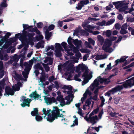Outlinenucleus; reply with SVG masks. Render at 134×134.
Returning a JSON list of instances; mask_svg holds the SVG:
<instances>
[{
  "label": "nucleus",
  "mask_w": 134,
  "mask_h": 134,
  "mask_svg": "<svg viewBox=\"0 0 134 134\" xmlns=\"http://www.w3.org/2000/svg\"><path fill=\"white\" fill-rule=\"evenodd\" d=\"M16 41V38L14 37L12 38H11L9 39L8 41H7L8 43L11 45L12 44Z\"/></svg>",
  "instance_id": "40"
},
{
  "label": "nucleus",
  "mask_w": 134,
  "mask_h": 134,
  "mask_svg": "<svg viewBox=\"0 0 134 134\" xmlns=\"http://www.w3.org/2000/svg\"><path fill=\"white\" fill-rule=\"evenodd\" d=\"M81 76H74V78H73V80H75L78 81H81V79L79 78Z\"/></svg>",
  "instance_id": "63"
},
{
  "label": "nucleus",
  "mask_w": 134,
  "mask_h": 134,
  "mask_svg": "<svg viewBox=\"0 0 134 134\" xmlns=\"http://www.w3.org/2000/svg\"><path fill=\"white\" fill-rule=\"evenodd\" d=\"M53 109H54L52 111V114H48L47 117V121L49 122L60 112L59 110V108L57 107H54Z\"/></svg>",
  "instance_id": "4"
},
{
  "label": "nucleus",
  "mask_w": 134,
  "mask_h": 134,
  "mask_svg": "<svg viewBox=\"0 0 134 134\" xmlns=\"http://www.w3.org/2000/svg\"><path fill=\"white\" fill-rule=\"evenodd\" d=\"M89 32L91 33H92L94 35H98L99 33V32L97 31H95L90 30Z\"/></svg>",
  "instance_id": "62"
},
{
  "label": "nucleus",
  "mask_w": 134,
  "mask_h": 134,
  "mask_svg": "<svg viewBox=\"0 0 134 134\" xmlns=\"http://www.w3.org/2000/svg\"><path fill=\"white\" fill-rule=\"evenodd\" d=\"M56 56L57 57H60L62 56V54L61 53L60 50L55 51Z\"/></svg>",
  "instance_id": "52"
},
{
  "label": "nucleus",
  "mask_w": 134,
  "mask_h": 134,
  "mask_svg": "<svg viewBox=\"0 0 134 134\" xmlns=\"http://www.w3.org/2000/svg\"><path fill=\"white\" fill-rule=\"evenodd\" d=\"M35 34L34 32H32L31 33H29L26 31V37H28V42L29 43L30 45L33 46L34 44V43L33 42L35 38L33 37L35 35Z\"/></svg>",
  "instance_id": "9"
},
{
  "label": "nucleus",
  "mask_w": 134,
  "mask_h": 134,
  "mask_svg": "<svg viewBox=\"0 0 134 134\" xmlns=\"http://www.w3.org/2000/svg\"><path fill=\"white\" fill-rule=\"evenodd\" d=\"M73 43L76 46L77 48H80L81 46L82 41L79 40L77 39H75L73 41Z\"/></svg>",
  "instance_id": "20"
},
{
  "label": "nucleus",
  "mask_w": 134,
  "mask_h": 134,
  "mask_svg": "<svg viewBox=\"0 0 134 134\" xmlns=\"http://www.w3.org/2000/svg\"><path fill=\"white\" fill-rule=\"evenodd\" d=\"M93 72L88 69V67L84 64V75H92Z\"/></svg>",
  "instance_id": "18"
},
{
  "label": "nucleus",
  "mask_w": 134,
  "mask_h": 134,
  "mask_svg": "<svg viewBox=\"0 0 134 134\" xmlns=\"http://www.w3.org/2000/svg\"><path fill=\"white\" fill-rule=\"evenodd\" d=\"M74 39L72 38L70 36H69L68 39V42L70 45L69 46H71L73 45L72 44V41H73Z\"/></svg>",
  "instance_id": "43"
},
{
  "label": "nucleus",
  "mask_w": 134,
  "mask_h": 134,
  "mask_svg": "<svg viewBox=\"0 0 134 134\" xmlns=\"http://www.w3.org/2000/svg\"><path fill=\"white\" fill-rule=\"evenodd\" d=\"M105 34L107 37H110L111 35V31L110 30H107L106 32H104L103 33V35H104Z\"/></svg>",
  "instance_id": "39"
},
{
  "label": "nucleus",
  "mask_w": 134,
  "mask_h": 134,
  "mask_svg": "<svg viewBox=\"0 0 134 134\" xmlns=\"http://www.w3.org/2000/svg\"><path fill=\"white\" fill-rule=\"evenodd\" d=\"M75 72L78 73V74H75L74 75H81V72H84V64L82 63L81 64H80L78 65L76 68Z\"/></svg>",
  "instance_id": "13"
},
{
  "label": "nucleus",
  "mask_w": 134,
  "mask_h": 134,
  "mask_svg": "<svg viewBox=\"0 0 134 134\" xmlns=\"http://www.w3.org/2000/svg\"><path fill=\"white\" fill-rule=\"evenodd\" d=\"M128 32L126 30L123 29H121V30L120 31V33L122 35H124Z\"/></svg>",
  "instance_id": "60"
},
{
  "label": "nucleus",
  "mask_w": 134,
  "mask_h": 134,
  "mask_svg": "<svg viewBox=\"0 0 134 134\" xmlns=\"http://www.w3.org/2000/svg\"><path fill=\"white\" fill-rule=\"evenodd\" d=\"M55 27V26L53 24H51L48 27L49 31H51L54 29Z\"/></svg>",
  "instance_id": "64"
},
{
  "label": "nucleus",
  "mask_w": 134,
  "mask_h": 134,
  "mask_svg": "<svg viewBox=\"0 0 134 134\" xmlns=\"http://www.w3.org/2000/svg\"><path fill=\"white\" fill-rule=\"evenodd\" d=\"M5 93L4 94V96L10 95L13 96L15 92L13 89L10 88L9 86H7L5 88Z\"/></svg>",
  "instance_id": "12"
},
{
  "label": "nucleus",
  "mask_w": 134,
  "mask_h": 134,
  "mask_svg": "<svg viewBox=\"0 0 134 134\" xmlns=\"http://www.w3.org/2000/svg\"><path fill=\"white\" fill-rule=\"evenodd\" d=\"M124 87L123 85H119L117 87L113 88L111 90L108 91L105 93V96H109L112 94H114L118 91L121 90Z\"/></svg>",
  "instance_id": "5"
},
{
  "label": "nucleus",
  "mask_w": 134,
  "mask_h": 134,
  "mask_svg": "<svg viewBox=\"0 0 134 134\" xmlns=\"http://www.w3.org/2000/svg\"><path fill=\"white\" fill-rule=\"evenodd\" d=\"M72 86H69V85H64L62 88L64 90L68 89V90H71V89Z\"/></svg>",
  "instance_id": "48"
},
{
  "label": "nucleus",
  "mask_w": 134,
  "mask_h": 134,
  "mask_svg": "<svg viewBox=\"0 0 134 134\" xmlns=\"http://www.w3.org/2000/svg\"><path fill=\"white\" fill-rule=\"evenodd\" d=\"M35 119L38 121H41L42 120V117L39 115V114L35 116Z\"/></svg>",
  "instance_id": "46"
},
{
  "label": "nucleus",
  "mask_w": 134,
  "mask_h": 134,
  "mask_svg": "<svg viewBox=\"0 0 134 134\" xmlns=\"http://www.w3.org/2000/svg\"><path fill=\"white\" fill-rule=\"evenodd\" d=\"M91 95V92L89 90L88 88L86 90L85 93H84V99L87 96H90Z\"/></svg>",
  "instance_id": "37"
},
{
  "label": "nucleus",
  "mask_w": 134,
  "mask_h": 134,
  "mask_svg": "<svg viewBox=\"0 0 134 134\" xmlns=\"http://www.w3.org/2000/svg\"><path fill=\"white\" fill-rule=\"evenodd\" d=\"M24 31H27L26 30H23V32L21 34L20 33H19L17 34H16L15 35V38H19V39L21 38V35H22V34L24 32Z\"/></svg>",
  "instance_id": "54"
},
{
  "label": "nucleus",
  "mask_w": 134,
  "mask_h": 134,
  "mask_svg": "<svg viewBox=\"0 0 134 134\" xmlns=\"http://www.w3.org/2000/svg\"><path fill=\"white\" fill-rule=\"evenodd\" d=\"M100 97L101 101V103L100 105V106L102 107L105 104L104 102L105 101V99L103 96H100Z\"/></svg>",
  "instance_id": "44"
},
{
  "label": "nucleus",
  "mask_w": 134,
  "mask_h": 134,
  "mask_svg": "<svg viewBox=\"0 0 134 134\" xmlns=\"http://www.w3.org/2000/svg\"><path fill=\"white\" fill-rule=\"evenodd\" d=\"M115 20L114 19H111L110 20L106 23V25L107 26L109 25L112 24L114 22Z\"/></svg>",
  "instance_id": "49"
},
{
  "label": "nucleus",
  "mask_w": 134,
  "mask_h": 134,
  "mask_svg": "<svg viewBox=\"0 0 134 134\" xmlns=\"http://www.w3.org/2000/svg\"><path fill=\"white\" fill-rule=\"evenodd\" d=\"M61 45L63 47L65 50L67 51L68 56H71L74 55V54L71 51L70 49L67 48V43L66 42H63L61 43Z\"/></svg>",
  "instance_id": "14"
},
{
  "label": "nucleus",
  "mask_w": 134,
  "mask_h": 134,
  "mask_svg": "<svg viewBox=\"0 0 134 134\" xmlns=\"http://www.w3.org/2000/svg\"><path fill=\"white\" fill-rule=\"evenodd\" d=\"M111 78V77H109V79H102L100 77V76H99L94 80L93 83L90 86L91 90L93 91L96 87H98L96 89L94 92V94H97L98 91V89L101 88L99 87L98 86L100 84L103 83H109L110 82L109 80Z\"/></svg>",
  "instance_id": "1"
},
{
  "label": "nucleus",
  "mask_w": 134,
  "mask_h": 134,
  "mask_svg": "<svg viewBox=\"0 0 134 134\" xmlns=\"http://www.w3.org/2000/svg\"><path fill=\"white\" fill-rule=\"evenodd\" d=\"M78 124V119H76L74 121V123L71 125V127H72L75 125H77Z\"/></svg>",
  "instance_id": "58"
},
{
  "label": "nucleus",
  "mask_w": 134,
  "mask_h": 134,
  "mask_svg": "<svg viewBox=\"0 0 134 134\" xmlns=\"http://www.w3.org/2000/svg\"><path fill=\"white\" fill-rule=\"evenodd\" d=\"M47 76H41L40 77V81L42 83L46 80V77ZM48 77V76H47Z\"/></svg>",
  "instance_id": "57"
},
{
  "label": "nucleus",
  "mask_w": 134,
  "mask_h": 134,
  "mask_svg": "<svg viewBox=\"0 0 134 134\" xmlns=\"http://www.w3.org/2000/svg\"><path fill=\"white\" fill-rule=\"evenodd\" d=\"M44 100L46 103L48 105L52 104L53 103H55L56 104L58 103L56 99L54 97H48L46 96L44 97Z\"/></svg>",
  "instance_id": "11"
},
{
  "label": "nucleus",
  "mask_w": 134,
  "mask_h": 134,
  "mask_svg": "<svg viewBox=\"0 0 134 134\" xmlns=\"http://www.w3.org/2000/svg\"><path fill=\"white\" fill-rule=\"evenodd\" d=\"M29 97L32 98L33 97L35 99H38L39 97H40V96L39 94H37L36 91H35L32 92V93L30 94Z\"/></svg>",
  "instance_id": "22"
},
{
  "label": "nucleus",
  "mask_w": 134,
  "mask_h": 134,
  "mask_svg": "<svg viewBox=\"0 0 134 134\" xmlns=\"http://www.w3.org/2000/svg\"><path fill=\"white\" fill-rule=\"evenodd\" d=\"M55 48L56 49L55 51L61 50L62 49V47L59 43H55Z\"/></svg>",
  "instance_id": "36"
},
{
  "label": "nucleus",
  "mask_w": 134,
  "mask_h": 134,
  "mask_svg": "<svg viewBox=\"0 0 134 134\" xmlns=\"http://www.w3.org/2000/svg\"><path fill=\"white\" fill-rule=\"evenodd\" d=\"M112 43L110 40L108 39H105L104 43L102 47V49L105 52L111 53L112 49L111 48H110V47L111 46Z\"/></svg>",
  "instance_id": "3"
},
{
  "label": "nucleus",
  "mask_w": 134,
  "mask_h": 134,
  "mask_svg": "<svg viewBox=\"0 0 134 134\" xmlns=\"http://www.w3.org/2000/svg\"><path fill=\"white\" fill-rule=\"evenodd\" d=\"M26 31H24L22 34V35L21 36V38L19 39V40L21 41L23 44L25 46L24 48H26V49L27 48L29 47V43L28 42V38L26 37Z\"/></svg>",
  "instance_id": "6"
},
{
  "label": "nucleus",
  "mask_w": 134,
  "mask_h": 134,
  "mask_svg": "<svg viewBox=\"0 0 134 134\" xmlns=\"http://www.w3.org/2000/svg\"><path fill=\"white\" fill-rule=\"evenodd\" d=\"M112 3L115 5V8L117 9L124 5V3L122 1L113 2Z\"/></svg>",
  "instance_id": "16"
},
{
  "label": "nucleus",
  "mask_w": 134,
  "mask_h": 134,
  "mask_svg": "<svg viewBox=\"0 0 134 134\" xmlns=\"http://www.w3.org/2000/svg\"><path fill=\"white\" fill-rule=\"evenodd\" d=\"M78 111L77 113L79 114L80 116L84 117L83 114L84 113H83L82 112V109L80 108L79 109H77Z\"/></svg>",
  "instance_id": "51"
},
{
  "label": "nucleus",
  "mask_w": 134,
  "mask_h": 134,
  "mask_svg": "<svg viewBox=\"0 0 134 134\" xmlns=\"http://www.w3.org/2000/svg\"><path fill=\"white\" fill-rule=\"evenodd\" d=\"M37 59H35L34 57L33 58V59L30 60L29 63L27 62H25L24 63V66L25 67L24 69L25 70L26 72L27 71H30L31 69L32 66L34 63V60L36 61Z\"/></svg>",
  "instance_id": "7"
},
{
  "label": "nucleus",
  "mask_w": 134,
  "mask_h": 134,
  "mask_svg": "<svg viewBox=\"0 0 134 134\" xmlns=\"http://www.w3.org/2000/svg\"><path fill=\"white\" fill-rule=\"evenodd\" d=\"M23 99L22 100L23 102V103L21 104V105L23 107H25L26 106L28 107H30V105L29 104V98L26 99V97L25 96L22 97Z\"/></svg>",
  "instance_id": "15"
},
{
  "label": "nucleus",
  "mask_w": 134,
  "mask_h": 134,
  "mask_svg": "<svg viewBox=\"0 0 134 134\" xmlns=\"http://www.w3.org/2000/svg\"><path fill=\"white\" fill-rule=\"evenodd\" d=\"M97 98V94H96L93 97L92 99L93 100H96ZM92 99V97H90V98L87 100L86 102L85 105L86 106H89L91 103V99Z\"/></svg>",
  "instance_id": "19"
},
{
  "label": "nucleus",
  "mask_w": 134,
  "mask_h": 134,
  "mask_svg": "<svg viewBox=\"0 0 134 134\" xmlns=\"http://www.w3.org/2000/svg\"><path fill=\"white\" fill-rule=\"evenodd\" d=\"M69 48L71 51L72 52V51L75 53L78 52L79 51V49L80 48H77V47H75L73 45L71 46H69Z\"/></svg>",
  "instance_id": "23"
},
{
  "label": "nucleus",
  "mask_w": 134,
  "mask_h": 134,
  "mask_svg": "<svg viewBox=\"0 0 134 134\" xmlns=\"http://www.w3.org/2000/svg\"><path fill=\"white\" fill-rule=\"evenodd\" d=\"M129 4V3H127L125 4L124 3V5H126V6L120 8L119 9V12H124L125 10L127 9L128 7L127 5Z\"/></svg>",
  "instance_id": "24"
},
{
  "label": "nucleus",
  "mask_w": 134,
  "mask_h": 134,
  "mask_svg": "<svg viewBox=\"0 0 134 134\" xmlns=\"http://www.w3.org/2000/svg\"><path fill=\"white\" fill-rule=\"evenodd\" d=\"M54 83L55 85V88L56 89L58 90L59 87L61 88V87L59 85L57 81H55L54 82Z\"/></svg>",
  "instance_id": "61"
},
{
  "label": "nucleus",
  "mask_w": 134,
  "mask_h": 134,
  "mask_svg": "<svg viewBox=\"0 0 134 134\" xmlns=\"http://www.w3.org/2000/svg\"><path fill=\"white\" fill-rule=\"evenodd\" d=\"M20 58V57H19L17 54H15L11 58V59L12 60L13 62L15 63H17L19 60Z\"/></svg>",
  "instance_id": "32"
},
{
  "label": "nucleus",
  "mask_w": 134,
  "mask_h": 134,
  "mask_svg": "<svg viewBox=\"0 0 134 134\" xmlns=\"http://www.w3.org/2000/svg\"><path fill=\"white\" fill-rule=\"evenodd\" d=\"M114 102L115 104H117L120 100V98L119 97H114Z\"/></svg>",
  "instance_id": "56"
},
{
  "label": "nucleus",
  "mask_w": 134,
  "mask_h": 134,
  "mask_svg": "<svg viewBox=\"0 0 134 134\" xmlns=\"http://www.w3.org/2000/svg\"><path fill=\"white\" fill-rule=\"evenodd\" d=\"M83 97H82L81 101L82 103H79L77 104H76L75 106L77 108V109H79L80 108L81 104V103H83L84 102V94L82 95Z\"/></svg>",
  "instance_id": "38"
},
{
  "label": "nucleus",
  "mask_w": 134,
  "mask_h": 134,
  "mask_svg": "<svg viewBox=\"0 0 134 134\" xmlns=\"http://www.w3.org/2000/svg\"><path fill=\"white\" fill-rule=\"evenodd\" d=\"M52 35V33L51 32H49V31H47L46 32H45V37L47 40H48Z\"/></svg>",
  "instance_id": "29"
},
{
  "label": "nucleus",
  "mask_w": 134,
  "mask_h": 134,
  "mask_svg": "<svg viewBox=\"0 0 134 134\" xmlns=\"http://www.w3.org/2000/svg\"><path fill=\"white\" fill-rule=\"evenodd\" d=\"M84 6V0L80 1L77 4V9L78 10H80L82 7Z\"/></svg>",
  "instance_id": "30"
},
{
  "label": "nucleus",
  "mask_w": 134,
  "mask_h": 134,
  "mask_svg": "<svg viewBox=\"0 0 134 134\" xmlns=\"http://www.w3.org/2000/svg\"><path fill=\"white\" fill-rule=\"evenodd\" d=\"M33 26H29L27 24H23V27L24 28L23 30H28L30 31V29L33 27Z\"/></svg>",
  "instance_id": "25"
},
{
  "label": "nucleus",
  "mask_w": 134,
  "mask_h": 134,
  "mask_svg": "<svg viewBox=\"0 0 134 134\" xmlns=\"http://www.w3.org/2000/svg\"><path fill=\"white\" fill-rule=\"evenodd\" d=\"M74 66V65L73 64L71 63H69L66 68V71H69V70L73 68Z\"/></svg>",
  "instance_id": "41"
},
{
  "label": "nucleus",
  "mask_w": 134,
  "mask_h": 134,
  "mask_svg": "<svg viewBox=\"0 0 134 134\" xmlns=\"http://www.w3.org/2000/svg\"><path fill=\"white\" fill-rule=\"evenodd\" d=\"M43 42L41 41L38 42L36 44V47L37 49L40 48L41 47V45L43 43Z\"/></svg>",
  "instance_id": "45"
},
{
  "label": "nucleus",
  "mask_w": 134,
  "mask_h": 134,
  "mask_svg": "<svg viewBox=\"0 0 134 134\" xmlns=\"http://www.w3.org/2000/svg\"><path fill=\"white\" fill-rule=\"evenodd\" d=\"M81 32V34L82 35H84V30H81L80 26L78 27L74 31V33L73 35H77L78 33Z\"/></svg>",
  "instance_id": "21"
},
{
  "label": "nucleus",
  "mask_w": 134,
  "mask_h": 134,
  "mask_svg": "<svg viewBox=\"0 0 134 134\" xmlns=\"http://www.w3.org/2000/svg\"><path fill=\"white\" fill-rule=\"evenodd\" d=\"M92 76H84V84L87 83L92 77Z\"/></svg>",
  "instance_id": "35"
},
{
  "label": "nucleus",
  "mask_w": 134,
  "mask_h": 134,
  "mask_svg": "<svg viewBox=\"0 0 134 134\" xmlns=\"http://www.w3.org/2000/svg\"><path fill=\"white\" fill-rule=\"evenodd\" d=\"M119 72V70H118V68H114L112 70V74L110 75H116L118 74V73Z\"/></svg>",
  "instance_id": "27"
},
{
  "label": "nucleus",
  "mask_w": 134,
  "mask_h": 134,
  "mask_svg": "<svg viewBox=\"0 0 134 134\" xmlns=\"http://www.w3.org/2000/svg\"><path fill=\"white\" fill-rule=\"evenodd\" d=\"M34 111L31 112V114L32 116H36L39 114L38 113V110L37 108H34Z\"/></svg>",
  "instance_id": "28"
},
{
  "label": "nucleus",
  "mask_w": 134,
  "mask_h": 134,
  "mask_svg": "<svg viewBox=\"0 0 134 134\" xmlns=\"http://www.w3.org/2000/svg\"><path fill=\"white\" fill-rule=\"evenodd\" d=\"M70 58L71 59H73L71 61V63L74 64L75 63H77L78 62L79 59L76 58L74 56L70 57Z\"/></svg>",
  "instance_id": "42"
},
{
  "label": "nucleus",
  "mask_w": 134,
  "mask_h": 134,
  "mask_svg": "<svg viewBox=\"0 0 134 134\" xmlns=\"http://www.w3.org/2000/svg\"><path fill=\"white\" fill-rule=\"evenodd\" d=\"M88 41L89 43L92 44L93 45H94L95 43V41L91 38H89L88 39Z\"/></svg>",
  "instance_id": "55"
},
{
  "label": "nucleus",
  "mask_w": 134,
  "mask_h": 134,
  "mask_svg": "<svg viewBox=\"0 0 134 134\" xmlns=\"http://www.w3.org/2000/svg\"><path fill=\"white\" fill-rule=\"evenodd\" d=\"M43 25V23L42 22H39L37 23V26L38 28H41Z\"/></svg>",
  "instance_id": "59"
},
{
  "label": "nucleus",
  "mask_w": 134,
  "mask_h": 134,
  "mask_svg": "<svg viewBox=\"0 0 134 134\" xmlns=\"http://www.w3.org/2000/svg\"><path fill=\"white\" fill-rule=\"evenodd\" d=\"M75 71V69L73 68L69 70V71H66L64 75H72L71 74L73 73Z\"/></svg>",
  "instance_id": "26"
},
{
  "label": "nucleus",
  "mask_w": 134,
  "mask_h": 134,
  "mask_svg": "<svg viewBox=\"0 0 134 134\" xmlns=\"http://www.w3.org/2000/svg\"><path fill=\"white\" fill-rule=\"evenodd\" d=\"M128 57L127 56H122L120 58V59H117L115 60V65H117L119 63L123 62L126 61V59Z\"/></svg>",
  "instance_id": "17"
},
{
  "label": "nucleus",
  "mask_w": 134,
  "mask_h": 134,
  "mask_svg": "<svg viewBox=\"0 0 134 134\" xmlns=\"http://www.w3.org/2000/svg\"><path fill=\"white\" fill-rule=\"evenodd\" d=\"M43 64L44 67L46 71L47 72L49 71L50 69L48 65L47 64L44 63H43Z\"/></svg>",
  "instance_id": "47"
},
{
  "label": "nucleus",
  "mask_w": 134,
  "mask_h": 134,
  "mask_svg": "<svg viewBox=\"0 0 134 134\" xmlns=\"http://www.w3.org/2000/svg\"><path fill=\"white\" fill-rule=\"evenodd\" d=\"M97 38L101 44H103L105 41L103 37L101 35H98L97 36Z\"/></svg>",
  "instance_id": "31"
},
{
  "label": "nucleus",
  "mask_w": 134,
  "mask_h": 134,
  "mask_svg": "<svg viewBox=\"0 0 134 134\" xmlns=\"http://www.w3.org/2000/svg\"><path fill=\"white\" fill-rule=\"evenodd\" d=\"M38 36H36V39L37 41L42 40L43 38V37L42 35H39Z\"/></svg>",
  "instance_id": "53"
},
{
  "label": "nucleus",
  "mask_w": 134,
  "mask_h": 134,
  "mask_svg": "<svg viewBox=\"0 0 134 134\" xmlns=\"http://www.w3.org/2000/svg\"><path fill=\"white\" fill-rule=\"evenodd\" d=\"M30 30V31L31 32H34L38 35H39L40 34L41 32L36 27H35L34 28H32V29H31Z\"/></svg>",
  "instance_id": "33"
},
{
  "label": "nucleus",
  "mask_w": 134,
  "mask_h": 134,
  "mask_svg": "<svg viewBox=\"0 0 134 134\" xmlns=\"http://www.w3.org/2000/svg\"><path fill=\"white\" fill-rule=\"evenodd\" d=\"M28 76H13V77L17 82L16 84L12 86L14 91H18L20 90V87L22 86L23 81H26Z\"/></svg>",
  "instance_id": "2"
},
{
  "label": "nucleus",
  "mask_w": 134,
  "mask_h": 134,
  "mask_svg": "<svg viewBox=\"0 0 134 134\" xmlns=\"http://www.w3.org/2000/svg\"><path fill=\"white\" fill-rule=\"evenodd\" d=\"M64 116V115L62 114H60V112H59L57 114L56 116L50 122H53L54 120L55 119H57L58 117H63Z\"/></svg>",
  "instance_id": "34"
},
{
  "label": "nucleus",
  "mask_w": 134,
  "mask_h": 134,
  "mask_svg": "<svg viewBox=\"0 0 134 134\" xmlns=\"http://www.w3.org/2000/svg\"><path fill=\"white\" fill-rule=\"evenodd\" d=\"M84 119L90 122L92 125L96 123L98 121V119L97 115H90L88 118H87V116L84 117Z\"/></svg>",
  "instance_id": "8"
},
{
  "label": "nucleus",
  "mask_w": 134,
  "mask_h": 134,
  "mask_svg": "<svg viewBox=\"0 0 134 134\" xmlns=\"http://www.w3.org/2000/svg\"><path fill=\"white\" fill-rule=\"evenodd\" d=\"M48 60V64L50 65H52L53 62V59L52 58L50 57H47Z\"/></svg>",
  "instance_id": "50"
},
{
  "label": "nucleus",
  "mask_w": 134,
  "mask_h": 134,
  "mask_svg": "<svg viewBox=\"0 0 134 134\" xmlns=\"http://www.w3.org/2000/svg\"><path fill=\"white\" fill-rule=\"evenodd\" d=\"M123 85L125 88L131 87L134 85V77L129 79L126 82L124 83Z\"/></svg>",
  "instance_id": "10"
}]
</instances>
